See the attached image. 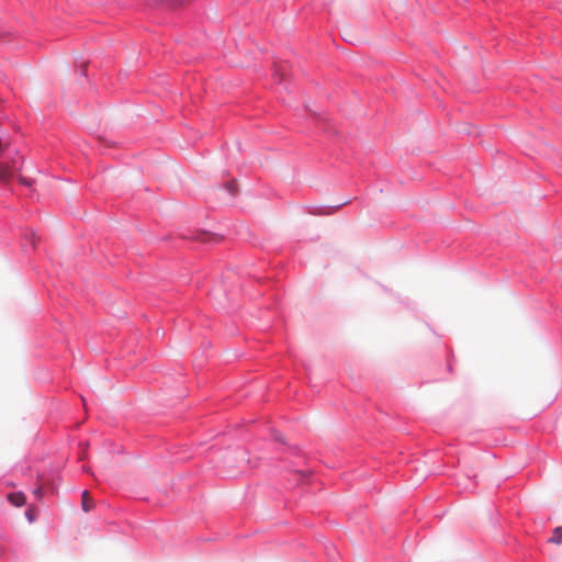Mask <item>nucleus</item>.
Listing matches in <instances>:
<instances>
[{
  "instance_id": "obj_5",
  "label": "nucleus",
  "mask_w": 562,
  "mask_h": 562,
  "mask_svg": "<svg viewBox=\"0 0 562 562\" xmlns=\"http://www.w3.org/2000/svg\"><path fill=\"white\" fill-rule=\"evenodd\" d=\"M551 543L561 544L562 543V527H557L553 530L552 537L549 539Z\"/></svg>"
},
{
  "instance_id": "obj_3",
  "label": "nucleus",
  "mask_w": 562,
  "mask_h": 562,
  "mask_svg": "<svg viewBox=\"0 0 562 562\" xmlns=\"http://www.w3.org/2000/svg\"><path fill=\"white\" fill-rule=\"evenodd\" d=\"M25 495L22 492H14L8 495V501L15 507H21L25 504Z\"/></svg>"
},
{
  "instance_id": "obj_1",
  "label": "nucleus",
  "mask_w": 562,
  "mask_h": 562,
  "mask_svg": "<svg viewBox=\"0 0 562 562\" xmlns=\"http://www.w3.org/2000/svg\"><path fill=\"white\" fill-rule=\"evenodd\" d=\"M21 167L22 161L16 159L0 162V183L9 184L14 175L20 171Z\"/></svg>"
},
{
  "instance_id": "obj_9",
  "label": "nucleus",
  "mask_w": 562,
  "mask_h": 562,
  "mask_svg": "<svg viewBox=\"0 0 562 562\" xmlns=\"http://www.w3.org/2000/svg\"><path fill=\"white\" fill-rule=\"evenodd\" d=\"M34 493L38 496L42 495V487L36 488Z\"/></svg>"
},
{
  "instance_id": "obj_6",
  "label": "nucleus",
  "mask_w": 562,
  "mask_h": 562,
  "mask_svg": "<svg viewBox=\"0 0 562 562\" xmlns=\"http://www.w3.org/2000/svg\"><path fill=\"white\" fill-rule=\"evenodd\" d=\"M227 190L229 191L231 194H236L237 192V184L235 181H232L229 182L227 186H226Z\"/></svg>"
},
{
  "instance_id": "obj_2",
  "label": "nucleus",
  "mask_w": 562,
  "mask_h": 562,
  "mask_svg": "<svg viewBox=\"0 0 562 562\" xmlns=\"http://www.w3.org/2000/svg\"><path fill=\"white\" fill-rule=\"evenodd\" d=\"M288 65L286 64H279L276 65L274 71H273V78L278 82H282L285 77L288 76Z\"/></svg>"
},
{
  "instance_id": "obj_8",
  "label": "nucleus",
  "mask_w": 562,
  "mask_h": 562,
  "mask_svg": "<svg viewBox=\"0 0 562 562\" xmlns=\"http://www.w3.org/2000/svg\"><path fill=\"white\" fill-rule=\"evenodd\" d=\"M184 0H169V4L172 8L183 5Z\"/></svg>"
},
{
  "instance_id": "obj_4",
  "label": "nucleus",
  "mask_w": 562,
  "mask_h": 562,
  "mask_svg": "<svg viewBox=\"0 0 562 562\" xmlns=\"http://www.w3.org/2000/svg\"><path fill=\"white\" fill-rule=\"evenodd\" d=\"M82 510L89 513L94 507V502L88 491H83L81 495Z\"/></svg>"
},
{
  "instance_id": "obj_7",
  "label": "nucleus",
  "mask_w": 562,
  "mask_h": 562,
  "mask_svg": "<svg viewBox=\"0 0 562 562\" xmlns=\"http://www.w3.org/2000/svg\"><path fill=\"white\" fill-rule=\"evenodd\" d=\"M18 179L20 181V183L24 184V186H27V187H31L32 186V180L31 179H27L21 175L18 176Z\"/></svg>"
}]
</instances>
